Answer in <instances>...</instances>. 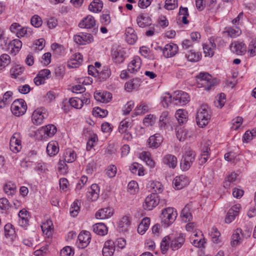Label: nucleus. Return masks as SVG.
Returning a JSON list of instances; mask_svg holds the SVG:
<instances>
[{
    "label": "nucleus",
    "instance_id": "obj_12",
    "mask_svg": "<svg viewBox=\"0 0 256 256\" xmlns=\"http://www.w3.org/2000/svg\"><path fill=\"white\" fill-rule=\"evenodd\" d=\"M178 50V46L176 44H168L166 45L162 52L166 58H170L174 56Z\"/></svg>",
    "mask_w": 256,
    "mask_h": 256
},
{
    "label": "nucleus",
    "instance_id": "obj_20",
    "mask_svg": "<svg viewBox=\"0 0 256 256\" xmlns=\"http://www.w3.org/2000/svg\"><path fill=\"white\" fill-rule=\"evenodd\" d=\"M53 224L51 220H48L44 222L41 226L42 230L44 234L48 238H50L52 235L53 230Z\"/></svg>",
    "mask_w": 256,
    "mask_h": 256
},
{
    "label": "nucleus",
    "instance_id": "obj_36",
    "mask_svg": "<svg viewBox=\"0 0 256 256\" xmlns=\"http://www.w3.org/2000/svg\"><path fill=\"white\" fill-rule=\"evenodd\" d=\"M59 150L58 147V144L54 142H50L48 144L46 147V152L50 156L56 155Z\"/></svg>",
    "mask_w": 256,
    "mask_h": 256
},
{
    "label": "nucleus",
    "instance_id": "obj_54",
    "mask_svg": "<svg viewBox=\"0 0 256 256\" xmlns=\"http://www.w3.org/2000/svg\"><path fill=\"white\" fill-rule=\"evenodd\" d=\"M69 102L72 106L76 108H80L82 106V102L80 98H71L69 100Z\"/></svg>",
    "mask_w": 256,
    "mask_h": 256
},
{
    "label": "nucleus",
    "instance_id": "obj_51",
    "mask_svg": "<svg viewBox=\"0 0 256 256\" xmlns=\"http://www.w3.org/2000/svg\"><path fill=\"white\" fill-rule=\"evenodd\" d=\"M130 124V123L126 120L122 121L118 127L119 132L122 134L126 132Z\"/></svg>",
    "mask_w": 256,
    "mask_h": 256
},
{
    "label": "nucleus",
    "instance_id": "obj_48",
    "mask_svg": "<svg viewBox=\"0 0 256 256\" xmlns=\"http://www.w3.org/2000/svg\"><path fill=\"white\" fill-rule=\"evenodd\" d=\"M45 46V40L43 38H40L35 41L34 50L35 51L42 50Z\"/></svg>",
    "mask_w": 256,
    "mask_h": 256
},
{
    "label": "nucleus",
    "instance_id": "obj_52",
    "mask_svg": "<svg viewBox=\"0 0 256 256\" xmlns=\"http://www.w3.org/2000/svg\"><path fill=\"white\" fill-rule=\"evenodd\" d=\"M31 24L36 28H39L42 24V21L40 17L38 15L34 16L30 20Z\"/></svg>",
    "mask_w": 256,
    "mask_h": 256
},
{
    "label": "nucleus",
    "instance_id": "obj_39",
    "mask_svg": "<svg viewBox=\"0 0 256 256\" xmlns=\"http://www.w3.org/2000/svg\"><path fill=\"white\" fill-rule=\"evenodd\" d=\"M76 158V153L70 150H68L64 154V160L66 162H72L75 160Z\"/></svg>",
    "mask_w": 256,
    "mask_h": 256
},
{
    "label": "nucleus",
    "instance_id": "obj_37",
    "mask_svg": "<svg viewBox=\"0 0 256 256\" xmlns=\"http://www.w3.org/2000/svg\"><path fill=\"white\" fill-rule=\"evenodd\" d=\"M4 190L8 195L12 196L16 192V186L14 184L9 182L4 186Z\"/></svg>",
    "mask_w": 256,
    "mask_h": 256
},
{
    "label": "nucleus",
    "instance_id": "obj_33",
    "mask_svg": "<svg viewBox=\"0 0 256 256\" xmlns=\"http://www.w3.org/2000/svg\"><path fill=\"white\" fill-rule=\"evenodd\" d=\"M5 236L7 238L13 239L14 238L16 232L14 228L11 224H7L5 225L4 228Z\"/></svg>",
    "mask_w": 256,
    "mask_h": 256
},
{
    "label": "nucleus",
    "instance_id": "obj_50",
    "mask_svg": "<svg viewBox=\"0 0 256 256\" xmlns=\"http://www.w3.org/2000/svg\"><path fill=\"white\" fill-rule=\"evenodd\" d=\"M148 106L144 104H142L136 108L134 114L136 116L140 115L148 112Z\"/></svg>",
    "mask_w": 256,
    "mask_h": 256
},
{
    "label": "nucleus",
    "instance_id": "obj_4",
    "mask_svg": "<svg viewBox=\"0 0 256 256\" xmlns=\"http://www.w3.org/2000/svg\"><path fill=\"white\" fill-rule=\"evenodd\" d=\"M26 104L23 99L16 100L11 105L12 112L17 116L24 114L26 112Z\"/></svg>",
    "mask_w": 256,
    "mask_h": 256
},
{
    "label": "nucleus",
    "instance_id": "obj_58",
    "mask_svg": "<svg viewBox=\"0 0 256 256\" xmlns=\"http://www.w3.org/2000/svg\"><path fill=\"white\" fill-rule=\"evenodd\" d=\"M138 188V184L134 181L130 182L128 185V190L130 193L134 194Z\"/></svg>",
    "mask_w": 256,
    "mask_h": 256
},
{
    "label": "nucleus",
    "instance_id": "obj_59",
    "mask_svg": "<svg viewBox=\"0 0 256 256\" xmlns=\"http://www.w3.org/2000/svg\"><path fill=\"white\" fill-rule=\"evenodd\" d=\"M226 102V95L224 93H220L218 96V99L215 102V104L217 107L222 108L224 104Z\"/></svg>",
    "mask_w": 256,
    "mask_h": 256
},
{
    "label": "nucleus",
    "instance_id": "obj_63",
    "mask_svg": "<svg viewBox=\"0 0 256 256\" xmlns=\"http://www.w3.org/2000/svg\"><path fill=\"white\" fill-rule=\"evenodd\" d=\"M116 168L114 165L108 166L107 168L106 174L109 178H113L116 176Z\"/></svg>",
    "mask_w": 256,
    "mask_h": 256
},
{
    "label": "nucleus",
    "instance_id": "obj_27",
    "mask_svg": "<svg viewBox=\"0 0 256 256\" xmlns=\"http://www.w3.org/2000/svg\"><path fill=\"white\" fill-rule=\"evenodd\" d=\"M150 218L148 217L144 218L138 228V232L140 234H143L149 228Z\"/></svg>",
    "mask_w": 256,
    "mask_h": 256
},
{
    "label": "nucleus",
    "instance_id": "obj_62",
    "mask_svg": "<svg viewBox=\"0 0 256 256\" xmlns=\"http://www.w3.org/2000/svg\"><path fill=\"white\" fill-rule=\"evenodd\" d=\"M79 210H80V207L78 205V203L76 202H74L72 204L71 208H70V213L71 215L74 217L75 216H76Z\"/></svg>",
    "mask_w": 256,
    "mask_h": 256
},
{
    "label": "nucleus",
    "instance_id": "obj_43",
    "mask_svg": "<svg viewBox=\"0 0 256 256\" xmlns=\"http://www.w3.org/2000/svg\"><path fill=\"white\" fill-rule=\"evenodd\" d=\"M108 111L106 110H102L100 108H94L92 110V114L95 116L104 118L108 114Z\"/></svg>",
    "mask_w": 256,
    "mask_h": 256
},
{
    "label": "nucleus",
    "instance_id": "obj_31",
    "mask_svg": "<svg viewBox=\"0 0 256 256\" xmlns=\"http://www.w3.org/2000/svg\"><path fill=\"white\" fill-rule=\"evenodd\" d=\"M130 223V222L128 216H124L122 217L118 223V230L120 232H127Z\"/></svg>",
    "mask_w": 256,
    "mask_h": 256
},
{
    "label": "nucleus",
    "instance_id": "obj_35",
    "mask_svg": "<svg viewBox=\"0 0 256 256\" xmlns=\"http://www.w3.org/2000/svg\"><path fill=\"white\" fill-rule=\"evenodd\" d=\"M140 62L138 58L133 60L128 65L127 71L130 73H134L140 69Z\"/></svg>",
    "mask_w": 256,
    "mask_h": 256
},
{
    "label": "nucleus",
    "instance_id": "obj_22",
    "mask_svg": "<svg viewBox=\"0 0 256 256\" xmlns=\"http://www.w3.org/2000/svg\"><path fill=\"white\" fill-rule=\"evenodd\" d=\"M176 118L180 124H183L188 121V112L182 109L178 110L176 112Z\"/></svg>",
    "mask_w": 256,
    "mask_h": 256
},
{
    "label": "nucleus",
    "instance_id": "obj_45",
    "mask_svg": "<svg viewBox=\"0 0 256 256\" xmlns=\"http://www.w3.org/2000/svg\"><path fill=\"white\" fill-rule=\"evenodd\" d=\"M178 6V0H166L165 2L164 8L168 10H174Z\"/></svg>",
    "mask_w": 256,
    "mask_h": 256
},
{
    "label": "nucleus",
    "instance_id": "obj_9",
    "mask_svg": "<svg viewBox=\"0 0 256 256\" xmlns=\"http://www.w3.org/2000/svg\"><path fill=\"white\" fill-rule=\"evenodd\" d=\"M44 110L42 108H38L33 112L32 118L34 124L36 125L41 124L44 119L47 116V114L43 112Z\"/></svg>",
    "mask_w": 256,
    "mask_h": 256
},
{
    "label": "nucleus",
    "instance_id": "obj_2",
    "mask_svg": "<svg viewBox=\"0 0 256 256\" xmlns=\"http://www.w3.org/2000/svg\"><path fill=\"white\" fill-rule=\"evenodd\" d=\"M196 78L199 84H202L206 90H210L216 84V80L212 79L210 74L207 72H200Z\"/></svg>",
    "mask_w": 256,
    "mask_h": 256
},
{
    "label": "nucleus",
    "instance_id": "obj_24",
    "mask_svg": "<svg viewBox=\"0 0 256 256\" xmlns=\"http://www.w3.org/2000/svg\"><path fill=\"white\" fill-rule=\"evenodd\" d=\"M140 78H136L132 79L125 84L124 87L128 92H130L132 90L138 89L140 85Z\"/></svg>",
    "mask_w": 256,
    "mask_h": 256
},
{
    "label": "nucleus",
    "instance_id": "obj_47",
    "mask_svg": "<svg viewBox=\"0 0 256 256\" xmlns=\"http://www.w3.org/2000/svg\"><path fill=\"white\" fill-rule=\"evenodd\" d=\"M10 62V56L6 54H2L0 57V67H5Z\"/></svg>",
    "mask_w": 256,
    "mask_h": 256
},
{
    "label": "nucleus",
    "instance_id": "obj_21",
    "mask_svg": "<svg viewBox=\"0 0 256 256\" xmlns=\"http://www.w3.org/2000/svg\"><path fill=\"white\" fill-rule=\"evenodd\" d=\"M112 57L115 62L122 63L124 60V52L122 50L114 48L112 50Z\"/></svg>",
    "mask_w": 256,
    "mask_h": 256
},
{
    "label": "nucleus",
    "instance_id": "obj_46",
    "mask_svg": "<svg viewBox=\"0 0 256 256\" xmlns=\"http://www.w3.org/2000/svg\"><path fill=\"white\" fill-rule=\"evenodd\" d=\"M161 98L162 104L164 108L168 107L169 103L174 102L173 98L168 93H166L165 96H162Z\"/></svg>",
    "mask_w": 256,
    "mask_h": 256
},
{
    "label": "nucleus",
    "instance_id": "obj_34",
    "mask_svg": "<svg viewBox=\"0 0 256 256\" xmlns=\"http://www.w3.org/2000/svg\"><path fill=\"white\" fill-rule=\"evenodd\" d=\"M22 46V43L19 40H14L8 43V48H10V52L11 54L14 53V54H16L14 48L16 49V52H17L19 51Z\"/></svg>",
    "mask_w": 256,
    "mask_h": 256
},
{
    "label": "nucleus",
    "instance_id": "obj_1",
    "mask_svg": "<svg viewBox=\"0 0 256 256\" xmlns=\"http://www.w3.org/2000/svg\"><path fill=\"white\" fill-rule=\"evenodd\" d=\"M176 216V212L174 210V208L168 207L162 210L160 218L165 226H168L174 222Z\"/></svg>",
    "mask_w": 256,
    "mask_h": 256
},
{
    "label": "nucleus",
    "instance_id": "obj_49",
    "mask_svg": "<svg viewBox=\"0 0 256 256\" xmlns=\"http://www.w3.org/2000/svg\"><path fill=\"white\" fill-rule=\"evenodd\" d=\"M150 187L153 189L152 193L157 194V193H160L162 191V184L158 182H152Z\"/></svg>",
    "mask_w": 256,
    "mask_h": 256
},
{
    "label": "nucleus",
    "instance_id": "obj_7",
    "mask_svg": "<svg viewBox=\"0 0 256 256\" xmlns=\"http://www.w3.org/2000/svg\"><path fill=\"white\" fill-rule=\"evenodd\" d=\"M189 96L186 92L182 91L174 92L173 102L175 104L184 105L189 102Z\"/></svg>",
    "mask_w": 256,
    "mask_h": 256
},
{
    "label": "nucleus",
    "instance_id": "obj_17",
    "mask_svg": "<svg viewBox=\"0 0 256 256\" xmlns=\"http://www.w3.org/2000/svg\"><path fill=\"white\" fill-rule=\"evenodd\" d=\"M162 162L164 164L172 168H174L176 166L178 163L176 156L170 154H168L164 156L162 159Z\"/></svg>",
    "mask_w": 256,
    "mask_h": 256
},
{
    "label": "nucleus",
    "instance_id": "obj_56",
    "mask_svg": "<svg viewBox=\"0 0 256 256\" xmlns=\"http://www.w3.org/2000/svg\"><path fill=\"white\" fill-rule=\"evenodd\" d=\"M82 61V56L80 53L76 54L69 62L68 65L70 64L72 65L76 64L78 63L80 64Z\"/></svg>",
    "mask_w": 256,
    "mask_h": 256
},
{
    "label": "nucleus",
    "instance_id": "obj_29",
    "mask_svg": "<svg viewBox=\"0 0 256 256\" xmlns=\"http://www.w3.org/2000/svg\"><path fill=\"white\" fill-rule=\"evenodd\" d=\"M136 22L138 26L140 28H144L151 24L150 18L144 14H141L138 16Z\"/></svg>",
    "mask_w": 256,
    "mask_h": 256
},
{
    "label": "nucleus",
    "instance_id": "obj_13",
    "mask_svg": "<svg viewBox=\"0 0 256 256\" xmlns=\"http://www.w3.org/2000/svg\"><path fill=\"white\" fill-rule=\"evenodd\" d=\"M216 48V44L214 42V40L210 38L208 44H204L203 45L204 52L206 56H212L214 54Z\"/></svg>",
    "mask_w": 256,
    "mask_h": 256
},
{
    "label": "nucleus",
    "instance_id": "obj_14",
    "mask_svg": "<svg viewBox=\"0 0 256 256\" xmlns=\"http://www.w3.org/2000/svg\"><path fill=\"white\" fill-rule=\"evenodd\" d=\"M113 214V210L110 208H106L99 210L95 214L96 218L104 220L111 217Z\"/></svg>",
    "mask_w": 256,
    "mask_h": 256
},
{
    "label": "nucleus",
    "instance_id": "obj_16",
    "mask_svg": "<svg viewBox=\"0 0 256 256\" xmlns=\"http://www.w3.org/2000/svg\"><path fill=\"white\" fill-rule=\"evenodd\" d=\"M96 24L94 18L92 16H88L84 18L78 24L80 28H90Z\"/></svg>",
    "mask_w": 256,
    "mask_h": 256
},
{
    "label": "nucleus",
    "instance_id": "obj_3",
    "mask_svg": "<svg viewBox=\"0 0 256 256\" xmlns=\"http://www.w3.org/2000/svg\"><path fill=\"white\" fill-rule=\"evenodd\" d=\"M210 119V115L206 110V106H202L198 110L196 116L197 124L200 128L206 126Z\"/></svg>",
    "mask_w": 256,
    "mask_h": 256
},
{
    "label": "nucleus",
    "instance_id": "obj_6",
    "mask_svg": "<svg viewBox=\"0 0 256 256\" xmlns=\"http://www.w3.org/2000/svg\"><path fill=\"white\" fill-rule=\"evenodd\" d=\"M20 136V133L15 132L10 140V148L14 153L20 152L22 148Z\"/></svg>",
    "mask_w": 256,
    "mask_h": 256
},
{
    "label": "nucleus",
    "instance_id": "obj_23",
    "mask_svg": "<svg viewBox=\"0 0 256 256\" xmlns=\"http://www.w3.org/2000/svg\"><path fill=\"white\" fill-rule=\"evenodd\" d=\"M210 148L209 144H208L204 146L202 150L201 156L199 158L198 164L200 165H202L208 160L209 158Z\"/></svg>",
    "mask_w": 256,
    "mask_h": 256
},
{
    "label": "nucleus",
    "instance_id": "obj_41",
    "mask_svg": "<svg viewBox=\"0 0 256 256\" xmlns=\"http://www.w3.org/2000/svg\"><path fill=\"white\" fill-rule=\"evenodd\" d=\"M186 57L189 61L192 62H198L200 59L199 54L198 53H196L192 50L188 51V52L186 54Z\"/></svg>",
    "mask_w": 256,
    "mask_h": 256
},
{
    "label": "nucleus",
    "instance_id": "obj_55",
    "mask_svg": "<svg viewBox=\"0 0 256 256\" xmlns=\"http://www.w3.org/2000/svg\"><path fill=\"white\" fill-rule=\"evenodd\" d=\"M74 254V250L69 246L64 247L60 252V256H72Z\"/></svg>",
    "mask_w": 256,
    "mask_h": 256
},
{
    "label": "nucleus",
    "instance_id": "obj_19",
    "mask_svg": "<svg viewBox=\"0 0 256 256\" xmlns=\"http://www.w3.org/2000/svg\"><path fill=\"white\" fill-rule=\"evenodd\" d=\"M126 40L128 43L133 44L137 40V36L134 30L132 28H128L125 32Z\"/></svg>",
    "mask_w": 256,
    "mask_h": 256
},
{
    "label": "nucleus",
    "instance_id": "obj_40",
    "mask_svg": "<svg viewBox=\"0 0 256 256\" xmlns=\"http://www.w3.org/2000/svg\"><path fill=\"white\" fill-rule=\"evenodd\" d=\"M111 75V70L110 68L108 66H104L102 68V70L98 74V77L99 78L102 80H106Z\"/></svg>",
    "mask_w": 256,
    "mask_h": 256
},
{
    "label": "nucleus",
    "instance_id": "obj_60",
    "mask_svg": "<svg viewBox=\"0 0 256 256\" xmlns=\"http://www.w3.org/2000/svg\"><path fill=\"white\" fill-rule=\"evenodd\" d=\"M30 34V32L28 30V28H20L17 32L16 35L18 38H21L23 36H29Z\"/></svg>",
    "mask_w": 256,
    "mask_h": 256
},
{
    "label": "nucleus",
    "instance_id": "obj_15",
    "mask_svg": "<svg viewBox=\"0 0 256 256\" xmlns=\"http://www.w3.org/2000/svg\"><path fill=\"white\" fill-rule=\"evenodd\" d=\"M115 250L114 241H106L103 249L104 256H112Z\"/></svg>",
    "mask_w": 256,
    "mask_h": 256
},
{
    "label": "nucleus",
    "instance_id": "obj_8",
    "mask_svg": "<svg viewBox=\"0 0 256 256\" xmlns=\"http://www.w3.org/2000/svg\"><path fill=\"white\" fill-rule=\"evenodd\" d=\"M163 141V138L160 134L151 136L147 140L149 148H156L159 147Z\"/></svg>",
    "mask_w": 256,
    "mask_h": 256
},
{
    "label": "nucleus",
    "instance_id": "obj_28",
    "mask_svg": "<svg viewBox=\"0 0 256 256\" xmlns=\"http://www.w3.org/2000/svg\"><path fill=\"white\" fill-rule=\"evenodd\" d=\"M94 232L100 236H104L108 232V229L104 223H98L93 226Z\"/></svg>",
    "mask_w": 256,
    "mask_h": 256
},
{
    "label": "nucleus",
    "instance_id": "obj_38",
    "mask_svg": "<svg viewBox=\"0 0 256 256\" xmlns=\"http://www.w3.org/2000/svg\"><path fill=\"white\" fill-rule=\"evenodd\" d=\"M170 120L169 113L168 112H164L161 114L159 126L160 128H164L166 124Z\"/></svg>",
    "mask_w": 256,
    "mask_h": 256
},
{
    "label": "nucleus",
    "instance_id": "obj_5",
    "mask_svg": "<svg viewBox=\"0 0 256 256\" xmlns=\"http://www.w3.org/2000/svg\"><path fill=\"white\" fill-rule=\"evenodd\" d=\"M159 202L160 199L158 194L155 193H152L146 198L143 204V207L146 210H150L158 206Z\"/></svg>",
    "mask_w": 256,
    "mask_h": 256
},
{
    "label": "nucleus",
    "instance_id": "obj_10",
    "mask_svg": "<svg viewBox=\"0 0 256 256\" xmlns=\"http://www.w3.org/2000/svg\"><path fill=\"white\" fill-rule=\"evenodd\" d=\"M231 51L238 55H242L246 52V46L242 42L235 41L230 46Z\"/></svg>",
    "mask_w": 256,
    "mask_h": 256
},
{
    "label": "nucleus",
    "instance_id": "obj_57",
    "mask_svg": "<svg viewBox=\"0 0 256 256\" xmlns=\"http://www.w3.org/2000/svg\"><path fill=\"white\" fill-rule=\"evenodd\" d=\"M91 234L90 232L82 230L78 236V240H90Z\"/></svg>",
    "mask_w": 256,
    "mask_h": 256
},
{
    "label": "nucleus",
    "instance_id": "obj_11",
    "mask_svg": "<svg viewBox=\"0 0 256 256\" xmlns=\"http://www.w3.org/2000/svg\"><path fill=\"white\" fill-rule=\"evenodd\" d=\"M175 188L180 190L189 184V179L184 175L176 176L173 180Z\"/></svg>",
    "mask_w": 256,
    "mask_h": 256
},
{
    "label": "nucleus",
    "instance_id": "obj_61",
    "mask_svg": "<svg viewBox=\"0 0 256 256\" xmlns=\"http://www.w3.org/2000/svg\"><path fill=\"white\" fill-rule=\"evenodd\" d=\"M152 234H154L155 238H156L159 235L162 234V230L159 224H154L152 228Z\"/></svg>",
    "mask_w": 256,
    "mask_h": 256
},
{
    "label": "nucleus",
    "instance_id": "obj_18",
    "mask_svg": "<svg viewBox=\"0 0 256 256\" xmlns=\"http://www.w3.org/2000/svg\"><path fill=\"white\" fill-rule=\"evenodd\" d=\"M19 220L18 224L22 226L25 228L28 225V212L24 209L20 211L18 213Z\"/></svg>",
    "mask_w": 256,
    "mask_h": 256
},
{
    "label": "nucleus",
    "instance_id": "obj_32",
    "mask_svg": "<svg viewBox=\"0 0 256 256\" xmlns=\"http://www.w3.org/2000/svg\"><path fill=\"white\" fill-rule=\"evenodd\" d=\"M103 3L102 1L100 0H94L90 3L88 6V8L90 11L94 12H100L102 8Z\"/></svg>",
    "mask_w": 256,
    "mask_h": 256
},
{
    "label": "nucleus",
    "instance_id": "obj_30",
    "mask_svg": "<svg viewBox=\"0 0 256 256\" xmlns=\"http://www.w3.org/2000/svg\"><path fill=\"white\" fill-rule=\"evenodd\" d=\"M223 34H226L228 36L232 38H234L241 34V30L238 27H230L226 28L223 32Z\"/></svg>",
    "mask_w": 256,
    "mask_h": 256
},
{
    "label": "nucleus",
    "instance_id": "obj_26",
    "mask_svg": "<svg viewBox=\"0 0 256 256\" xmlns=\"http://www.w3.org/2000/svg\"><path fill=\"white\" fill-rule=\"evenodd\" d=\"M56 126L54 124H48L44 127H42L40 131L41 133L44 134V136H52L56 132Z\"/></svg>",
    "mask_w": 256,
    "mask_h": 256
},
{
    "label": "nucleus",
    "instance_id": "obj_25",
    "mask_svg": "<svg viewBox=\"0 0 256 256\" xmlns=\"http://www.w3.org/2000/svg\"><path fill=\"white\" fill-rule=\"evenodd\" d=\"M94 98L102 102H108L112 98V94L110 92H106L102 94L96 92L94 94Z\"/></svg>",
    "mask_w": 256,
    "mask_h": 256
},
{
    "label": "nucleus",
    "instance_id": "obj_64",
    "mask_svg": "<svg viewBox=\"0 0 256 256\" xmlns=\"http://www.w3.org/2000/svg\"><path fill=\"white\" fill-rule=\"evenodd\" d=\"M10 207L8 200L6 198H0V209L2 210H7Z\"/></svg>",
    "mask_w": 256,
    "mask_h": 256
},
{
    "label": "nucleus",
    "instance_id": "obj_42",
    "mask_svg": "<svg viewBox=\"0 0 256 256\" xmlns=\"http://www.w3.org/2000/svg\"><path fill=\"white\" fill-rule=\"evenodd\" d=\"M196 154L192 150H186L182 158L192 164L195 160Z\"/></svg>",
    "mask_w": 256,
    "mask_h": 256
},
{
    "label": "nucleus",
    "instance_id": "obj_44",
    "mask_svg": "<svg viewBox=\"0 0 256 256\" xmlns=\"http://www.w3.org/2000/svg\"><path fill=\"white\" fill-rule=\"evenodd\" d=\"M24 71V68L17 65L14 66L10 71L12 76L14 78H16L19 75H20Z\"/></svg>",
    "mask_w": 256,
    "mask_h": 256
},
{
    "label": "nucleus",
    "instance_id": "obj_53",
    "mask_svg": "<svg viewBox=\"0 0 256 256\" xmlns=\"http://www.w3.org/2000/svg\"><path fill=\"white\" fill-rule=\"evenodd\" d=\"M181 216L183 218H186V221H190L192 218V215L190 212V208L186 206L182 210Z\"/></svg>",
    "mask_w": 256,
    "mask_h": 256
}]
</instances>
